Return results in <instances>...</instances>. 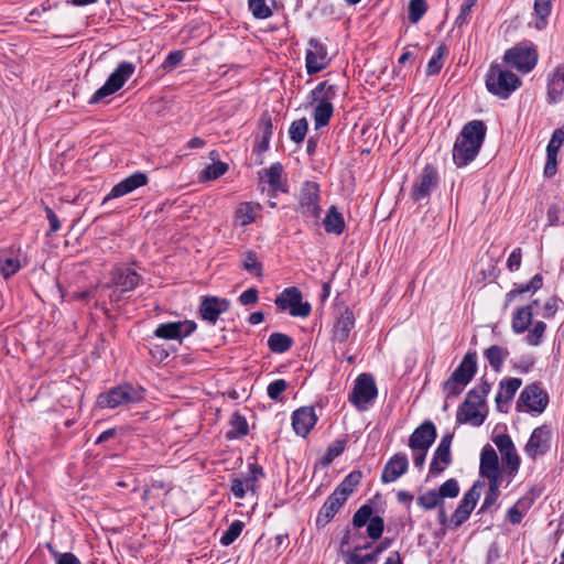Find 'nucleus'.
Returning <instances> with one entry per match:
<instances>
[{
    "mask_svg": "<svg viewBox=\"0 0 564 564\" xmlns=\"http://www.w3.org/2000/svg\"><path fill=\"white\" fill-rule=\"evenodd\" d=\"M486 137V126L480 120L466 123L453 148V160L458 167L466 166L477 156Z\"/></svg>",
    "mask_w": 564,
    "mask_h": 564,
    "instance_id": "obj_1",
    "label": "nucleus"
},
{
    "mask_svg": "<svg viewBox=\"0 0 564 564\" xmlns=\"http://www.w3.org/2000/svg\"><path fill=\"white\" fill-rule=\"evenodd\" d=\"M338 91L336 85L328 82L319 83L310 94L311 104L314 106L313 119L315 129H321L328 124L333 113L335 99Z\"/></svg>",
    "mask_w": 564,
    "mask_h": 564,
    "instance_id": "obj_2",
    "label": "nucleus"
},
{
    "mask_svg": "<svg viewBox=\"0 0 564 564\" xmlns=\"http://www.w3.org/2000/svg\"><path fill=\"white\" fill-rule=\"evenodd\" d=\"M490 391V384L481 382L478 387L470 390L464 403L459 406L456 420L460 424L469 423L479 426L485 421L482 409L485 408V399Z\"/></svg>",
    "mask_w": 564,
    "mask_h": 564,
    "instance_id": "obj_3",
    "label": "nucleus"
},
{
    "mask_svg": "<svg viewBox=\"0 0 564 564\" xmlns=\"http://www.w3.org/2000/svg\"><path fill=\"white\" fill-rule=\"evenodd\" d=\"M520 85L521 80L517 75L498 66L490 67L486 76L487 89L502 99H507Z\"/></svg>",
    "mask_w": 564,
    "mask_h": 564,
    "instance_id": "obj_4",
    "label": "nucleus"
},
{
    "mask_svg": "<svg viewBox=\"0 0 564 564\" xmlns=\"http://www.w3.org/2000/svg\"><path fill=\"white\" fill-rule=\"evenodd\" d=\"M319 200L318 184L315 182H305L299 193V213L307 220L317 224L321 217Z\"/></svg>",
    "mask_w": 564,
    "mask_h": 564,
    "instance_id": "obj_5",
    "label": "nucleus"
},
{
    "mask_svg": "<svg viewBox=\"0 0 564 564\" xmlns=\"http://www.w3.org/2000/svg\"><path fill=\"white\" fill-rule=\"evenodd\" d=\"M134 65L130 62H121L110 74L106 83L95 91L90 98V104H97L104 98L118 91L126 82L133 75Z\"/></svg>",
    "mask_w": 564,
    "mask_h": 564,
    "instance_id": "obj_6",
    "label": "nucleus"
},
{
    "mask_svg": "<svg viewBox=\"0 0 564 564\" xmlns=\"http://www.w3.org/2000/svg\"><path fill=\"white\" fill-rule=\"evenodd\" d=\"M503 59L510 67L527 74L536 65L538 53L532 45L521 43L508 50Z\"/></svg>",
    "mask_w": 564,
    "mask_h": 564,
    "instance_id": "obj_7",
    "label": "nucleus"
},
{
    "mask_svg": "<svg viewBox=\"0 0 564 564\" xmlns=\"http://www.w3.org/2000/svg\"><path fill=\"white\" fill-rule=\"evenodd\" d=\"M378 394L376 382L371 375H359L354 384V389L349 394V401L360 411H365L368 404L372 402Z\"/></svg>",
    "mask_w": 564,
    "mask_h": 564,
    "instance_id": "obj_8",
    "label": "nucleus"
},
{
    "mask_svg": "<svg viewBox=\"0 0 564 564\" xmlns=\"http://www.w3.org/2000/svg\"><path fill=\"white\" fill-rule=\"evenodd\" d=\"M143 399L142 391L130 384L116 387L98 397L97 402L101 408L115 409L122 404L135 403Z\"/></svg>",
    "mask_w": 564,
    "mask_h": 564,
    "instance_id": "obj_9",
    "label": "nucleus"
},
{
    "mask_svg": "<svg viewBox=\"0 0 564 564\" xmlns=\"http://www.w3.org/2000/svg\"><path fill=\"white\" fill-rule=\"evenodd\" d=\"M275 305L282 311L289 310L292 316L297 317H307L312 310L308 302H303L302 293L295 286L286 288L278 295Z\"/></svg>",
    "mask_w": 564,
    "mask_h": 564,
    "instance_id": "obj_10",
    "label": "nucleus"
},
{
    "mask_svg": "<svg viewBox=\"0 0 564 564\" xmlns=\"http://www.w3.org/2000/svg\"><path fill=\"white\" fill-rule=\"evenodd\" d=\"M494 443L501 454L503 471L512 478L520 467V457L511 437L507 434H498L494 437Z\"/></svg>",
    "mask_w": 564,
    "mask_h": 564,
    "instance_id": "obj_11",
    "label": "nucleus"
},
{
    "mask_svg": "<svg viewBox=\"0 0 564 564\" xmlns=\"http://www.w3.org/2000/svg\"><path fill=\"white\" fill-rule=\"evenodd\" d=\"M438 185V174L434 166L427 164L422 170V173L414 182L411 191V196L415 202L429 199L431 193L436 189Z\"/></svg>",
    "mask_w": 564,
    "mask_h": 564,
    "instance_id": "obj_12",
    "label": "nucleus"
},
{
    "mask_svg": "<svg viewBox=\"0 0 564 564\" xmlns=\"http://www.w3.org/2000/svg\"><path fill=\"white\" fill-rule=\"evenodd\" d=\"M141 281V276L131 269L118 268L112 271L111 283L116 290L110 294L111 301H119L121 295L134 290Z\"/></svg>",
    "mask_w": 564,
    "mask_h": 564,
    "instance_id": "obj_13",
    "label": "nucleus"
},
{
    "mask_svg": "<svg viewBox=\"0 0 564 564\" xmlns=\"http://www.w3.org/2000/svg\"><path fill=\"white\" fill-rule=\"evenodd\" d=\"M196 327V323L193 321L169 322L160 324L155 328L154 335L161 339L181 341L194 333Z\"/></svg>",
    "mask_w": 564,
    "mask_h": 564,
    "instance_id": "obj_14",
    "label": "nucleus"
},
{
    "mask_svg": "<svg viewBox=\"0 0 564 564\" xmlns=\"http://www.w3.org/2000/svg\"><path fill=\"white\" fill-rule=\"evenodd\" d=\"M453 435L446 434L442 437L436 447L430 464V474L437 476L442 474L452 463L451 445Z\"/></svg>",
    "mask_w": 564,
    "mask_h": 564,
    "instance_id": "obj_15",
    "label": "nucleus"
},
{
    "mask_svg": "<svg viewBox=\"0 0 564 564\" xmlns=\"http://www.w3.org/2000/svg\"><path fill=\"white\" fill-rule=\"evenodd\" d=\"M550 438L551 433L546 426L534 429L524 447L525 454L532 459L544 455L550 448Z\"/></svg>",
    "mask_w": 564,
    "mask_h": 564,
    "instance_id": "obj_16",
    "label": "nucleus"
},
{
    "mask_svg": "<svg viewBox=\"0 0 564 564\" xmlns=\"http://www.w3.org/2000/svg\"><path fill=\"white\" fill-rule=\"evenodd\" d=\"M480 475L490 481H501V470L496 451L487 445L480 455Z\"/></svg>",
    "mask_w": 564,
    "mask_h": 564,
    "instance_id": "obj_17",
    "label": "nucleus"
},
{
    "mask_svg": "<svg viewBox=\"0 0 564 564\" xmlns=\"http://www.w3.org/2000/svg\"><path fill=\"white\" fill-rule=\"evenodd\" d=\"M230 302L217 296L204 297L199 307V315L204 321L215 324L220 314L229 310Z\"/></svg>",
    "mask_w": 564,
    "mask_h": 564,
    "instance_id": "obj_18",
    "label": "nucleus"
},
{
    "mask_svg": "<svg viewBox=\"0 0 564 564\" xmlns=\"http://www.w3.org/2000/svg\"><path fill=\"white\" fill-rule=\"evenodd\" d=\"M306 52V70L308 74H315L323 70L327 64V51L318 41L312 39L308 42Z\"/></svg>",
    "mask_w": 564,
    "mask_h": 564,
    "instance_id": "obj_19",
    "label": "nucleus"
},
{
    "mask_svg": "<svg viewBox=\"0 0 564 564\" xmlns=\"http://www.w3.org/2000/svg\"><path fill=\"white\" fill-rule=\"evenodd\" d=\"M547 394L536 384L525 387L519 398V403L525 405L530 411L541 413L546 408Z\"/></svg>",
    "mask_w": 564,
    "mask_h": 564,
    "instance_id": "obj_20",
    "label": "nucleus"
},
{
    "mask_svg": "<svg viewBox=\"0 0 564 564\" xmlns=\"http://www.w3.org/2000/svg\"><path fill=\"white\" fill-rule=\"evenodd\" d=\"M436 438V429L430 421L422 423L409 438L411 449H429Z\"/></svg>",
    "mask_w": 564,
    "mask_h": 564,
    "instance_id": "obj_21",
    "label": "nucleus"
},
{
    "mask_svg": "<svg viewBox=\"0 0 564 564\" xmlns=\"http://www.w3.org/2000/svg\"><path fill=\"white\" fill-rule=\"evenodd\" d=\"M147 183V174L142 172H135L115 185L111 192L105 197L104 203L112 198L124 196L135 191L137 188L144 186Z\"/></svg>",
    "mask_w": 564,
    "mask_h": 564,
    "instance_id": "obj_22",
    "label": "nucleus"
},
{
    "mask_svg": "<svg viewBox=\"0 0 564 564\" xmlns=\"http://www.w3.org/2000/svg\"><path fill=\"white\" fill-rule=\"evenodd\" d=\"M409 460L405 454H394L384 465L381 480L384 484L393 482L408 471Z\"/></svg>",
    "mask_w": 564,
    "mask_h": 564,
    "instance_id": "obj_23",
    "label": "nucleus"
},
{
    "mask_svg": "<svg viewBox=\"0 0 564 564\" xmlns=\"http://www.w3.org/2000/svg\"><path fill=\"white\" fill-rule=\"evenodd\" d=\"M478 497L479 494L476 491L475 486L464 495V498L451 518V524L454 528L460 527L469 518L476 506Z\"/></svg>",
    "mask_w": 564,
    "mask_h": 564,
    "instance_id": "obj_24",
    "label": "nucleus"
},
{
    "mask_svg": "<svg viewBox=\"0 0 564 564\" xmlns=\"http://www.w3.org/2000/svg\"><path fill=\"white\" fill-rule=\"evenodd\" d=\"M317 416L313 408L303 406L294 411L292 415V426L295 433L305 437L313 429Z\"/></svg>",
    "mask_w": 564,
    "mask_h": 564,
    "instance_id": "obj_25",
    "label": "nucleus"
},
{
    "mask_svg": "<svg viewBox=\"0 0 564 564\" xmlns=\"http://www.w3.org/2000/svg\"><path fill=\"white\" fill-rule=\"evenodd\" d=\"M564 95V65L556 67L547 80V99L550 104L558 102Z\"/></svg>",
    "mask_w": 564,
    "mask_h": 564,
    "instance_id": "obj_26",
    "label": "nucleus"
},
{
    "mask_svg": "<svg viewBox=\"0 0 564 564\" xmlns=\"http://www.w3.org/2000/svg\"><path fill=\"white\" fill-rule=\"evenodd\" d=\"M261 209V205L252 202L240 203L234 217L235 226L246 227L256 221L257 216Z\"/></svg>",
    "mask_w": 564,
    "mask_h": 564,
    "instance_id": "obj_27",
    "label": "nucleus"
},
{
    "mask_svg": "<svg viewBox=\"0 0 564 564\" xmlns=\"http://www.w3.org/2000/svg\"><path fill=\"white\" fill-rule=\"evenodd\" d=\"M22 268L20 253L14 249H4L0 251V272L8 279L15 274Z\"/></svg>",
    "mask_w": 564,
    "mask_h": 564,
    "instance_id": "obj_28",
    "label": "nucleus"
},
{
    "mask_svg": "<svg viewBox=\"0 0 564 564\" xmlns=\"http://www.w3.org/2000/svg\"><path fill=\"white\" fill-rule=\"evenodd\" d=\"M354 326H355L354 313L349 310H345V312L338 317L337 322L334 325V330H333L334 340H336L338 343L347 341Z\"/></svg>",
    "mask_w": 564,
    "mask_h": 564,
    "instance_id": "obj_29",
    "label": "nucleus"
},
{
    "mask_svg": "<svg viewBox=\"0 0 564 564\" xmlns=\"http://www.w3.org/2000/svg\"><path fill=\"white\" fill-rule=\"evenodd\" d=\"M345 502L346 500H341L336 492H333L322 506L316 519V523L318 525H326L335 517V514L339 511Z\"/></svg>",
    "mask_w": 564,
    "mask_h": 564,
    "instance_id": "obj_30",
    "label": "nucleus"
},
{
    "mask_svg": "<svg viewBox=\"0 0 564 564\" xmlns=\"http://www.w3.org/2000/svg\"><path fill=\"white\" fill-rule=\"evenodd\" d=\"M539 301L534 300L531 304L519 307L512 318V329L517 334L524 333L532 323L533 305H538Z\"/></svg>",
    "mask_w": 564,
    "mask_h": 564,
    "instance_id": "obj_31",
    "label": "nucleus"
},
{
    "mask_svg": "<svg viewBox=\"0 0 564 564\" xmlns=\"http://www.w3.org/2000/svg\"><path fill=\"white\" fill-rule=\"evenodd\" d=\"M476 352H467L452 377L460 380L462 383H468L476 372Z\"/></svg>",
    "mask_w": 564,
    "mask_h": 564,
    "instance_id": "obj_32",
    "label": "nucleus"
},
{
    "mask_svg": "<svg viewBox=\"0 0 564 564\" xmlns=\"http://www.w3.org/2000/svg\"><path fill=\"white\" fill-rule=\"evenodd\" d=\"M283 166L281 163H273L269 169L262 171V178L273 191L286 192V184L283 180Z\"/></svg>",
    "mask_w": 564,
    "mask_h": 564,
    "instance_id": "obj_33",
    "label": "nucleus"
},
{
    "mask_svg": "<svg viewBox=\"0 0 564 564\" xmlns=\"http://www.w3.org/2000/svg\"><path fill=\"white\" fill-rule=\"evenodd\" d=\"M522 381L519 378H510L500 382V390L496 395L497 408L502 411V404L508 403L514 397Z\"/></svg>",
    "mask_w": 564,
    "mask_h": 564,
    "instance_id": "obj_34",
    "label": "nucleus"
},
{
    "mask_svg": "<svg viewBox=\"0 0 564 564\" xmlns=\"http://www.w3.org/2000/svg\"><path fill=\"white\" fill-rule=\"evenodd\" d=\"M323 225L327 234L340 235L345 230V220L343 215L338 212L336 206H332L324 220Z\"/></svg>",
    "mask_w": 564,
    "mask_h": 564,
    "instance_id": "obj_35",
    "label": "nucleus"
},
{
    "mask_svg": "<svg viewBox=\"0 0 564 564\" xmlns=\"http://www.w3.org/2000/svg\"><path fill=\"white\" fill-rule=\"evenodd\" d=\"M361 471L354 470L350 474H348L344 480L337 486V488L334 490L341 500L348 499V497L354 492L355 488L361 480Z\"/></svg>",
    "mask_w": 564,
    "mask_h": 564,
    "instance_id": "obj_36",
    "label": "nucleus"
},
{
    "mask_svg": "<svg viewBox=\"0 0 564 564\" xmlns=\"http://www.w3.org/2000/svg\"><path fill=\"white\" fill-rule=\"evenodd\" d=\"M553 1L554 0H534V14L536 18L534 26L538 30H543L546 26Z\"/></svg>",
    "mask_w": 564,
    "mask_h": 564,
    "instance_id": "obj_37",
    "label": "nucleus"
},
{
    "mask_svg": "<svg viewBox=\"0 0 564 564\" xmlns=\"http://www.w3.org/2000/svg\"><path fill=\"white\" fill-rule=\"evenodd\" d=\"M509 355L508 350L501 346L492 345L485 350V356L492 369L499 371L505 359Z\"/></svg>",
    "mask_w": 564,
    "mask_h": 564,
    "instance_id": "obj_38",
    "label": "nucleus"
},
{
    "mask_svg": "<svg viewBox=\"0 0 564 564\" xmlns=\"http://www.w3.org/2000/svg\"><path fill=\"white\" fill-rule=\"evenodd\" d=\"M292 338L282 333H273L269 336L268 346L271 351L283 354L292 346Z\"/></svg>",
    "mask_w": 564,
    "mask_h": 564,
    "instance_id": "obj_39",
    "label": "nucleus"
},
{
    "mask_svg": "<svg viewBox=\"0 0 564 564\" xmlns=\"http://www.w3.org/2000/svg\"><path fill=\"white\" fill-rule=\"evenodd\" d=\"M243 269L258 278L262 276V263L259 261L257 253L249 250L242 257Z\"/></svg>",
    "mask_w": 564,
    "mask_h": 564,
    "instance_id": "obj_40",
    "label": "nucleus"
},
{
    "mask_svg": "<svg viewBox=\"0 0 564 564\" xmlns=\"http://www.w3.org/2000/svg\"><path fill=\"white\" fill-rule=\"evenodd\" d=\"M308 123L305 118L295 120L291 123L289 134L292 141L295 143H301L305 139L307 133Z\"/></svg>",
    "mask_w": 564,
    "mask_h": 564,
    "instance_id": "obj_41",
    "label": "nucleus"
},
{
    "mask_svg": "<svg viewBox=\"0 0 564 564\" xmlns=\"http://www.w3.org/2000/svg\"><path fill=\"white\" fill-rule=\"evenodd\" d=\"M427 11L426 0H410L409 21L416 24Z\"/></svg>",
    "mask_w": 564,
    "mask_h": 564,
    "instance_id": "obj_42",
    "label": "nucleus"
},
{
    "mask_svg": "<svg viewBox=\"0 0 564 564\" xmlns=\"http://www.w3.org/2000/svg\"><path fill=\"white\" fill-rule=\"evenodd\" d=\"M416 502L425 510H432L442 503V499L437 491L429 490L417 497Z\"/></svg>",
    "mask_w": 564,
    "mask_h": 564,
    "instance_id": "obj_43",
    "label": "nucleus"
},
{
    "mask_svg": "<svg viewBox=\"0 0 564 564\" xmlns=\"http://www.w3.org/2000/svg\"><path fill=\"white\" fill-rule=\"evenodd\" d=\"M245 524L240 520L234 521L228 529L223 533L220 543L225 546L230 545L241 534Z\"/></svg>",
    "mask_w": 564,
    "mask_h": 564,
    "instance_id": "obj_44",
    "label": "nucleus"
},
{
    "mask_svg": "<svg viewBox=\"0 0 564 564\" xmlns=\"http://www.w3.org/2000/svg\"><path fill=\"white\" fill-rule=\"evenodd\" d=\"M231 426L232 429L227 432L228 438H238L248 434V424L239 414H234L231 419Z\"/></svg>",
    "mask_w": 564,
    "mask_h": 564,
    "instance_id": "obj_45",
    "label": "nucleus"
},
{
    "mask_svg": "<svg viewBox=\"0 0 564 564\" xmlns=\"http://www.w3.org/2000/svg\"><path fill=\"white\" fill-rule=\"evenodd\" d=\"M262 477H263V469H262V467H260L258 465H254V464H251L249 466L248 474L245 477H242L241 479L243 480L246 486H248L250 491L252 494H256L257 487H258L257 484H258L259 479L262 478Z\"/></svg>",
    "mask_w": 564,
    "mask_h": 564,
    "instance_id": "obj_46",
    "label": "nucleus"
},
{
    "mask_svg": "<svg viewBox=\"0 0 564 564\" xmlns=\"http://www.w3.org/2000/svg\"><path fill=\"white\" fill-rule=\"evenodd\" d=\"M545 329H546V325L544 322H542V321L535 322L525 337L527 343L531 346L540 345L542 341L543 335L545 333Z\"/></svg>",
    "mask_w": 564,
    "mask_h": 564,
    "instance_id": "obj_47",
    "label": "nucleus"
},
{
    "mask_svg": "<svg viewBox=\"0 0 564 564\" xmlns=\"http://www.w3.org/2000/svg\"><path fill=\"white\" fill-rule=\"evenodd\" d=\"M446 53V47L442 44L437 47L436 53L427 63L426 73L427 75L437 74L443 67V57Z\"/></svg>",
    "mask_w": 564,
    "mask_h": 564,
    "instance_id": "obj_48",
    "label": "nucleus"
},
{
    "mask_svg": "<svg viewBox=\"0 0 564 564\" xmlns=\"http://www.w3.org/2000/svg\"><path fill=\"white\" fill-rule=\"evenodd\" d=\"M249 9L257 19H268L272 15L271 9L267 6L265 0H248Z\"/></svg>",
    "mask_w": 564,
    "mask_h": 564,
    "instance_id": "obj_49",
    "label": "nucleus"
},
{
    "mask_svg": "<svg viewBox=\"0 0 564 564\" xmlns=\"http://www.w3.org/2000/svg\"><path fill=\"white\" fill-rule=\"evenodd\" d=\"M372 508L368 505L361 506L352 517V523L357 528L368 524L372 519Z\"/></svg>",
    "mask_w": 564,
    "mask_h": 564,
    "instance_id": "obj_50",
    "label": "nucleus"
},
{
    "mask_svg": "<svg viewBox=\"0 0 564 564\" xmlns=\"http://www.w3.org/2000/svg\"><path fill=\"white\" fill-rule=\"evenodd\" d=\"M500 485L501 481H490L488 482V491L486 492L481 509L489 508L495 505L497 499L500 496Z\"/></svg>",
    "mask_w": 564,
    "mask_h": 564,
    "instance_id": "obj_51",
    "label": "nucleus"
},
{
    "mask_svg": "<svg viewBox=\"0 0 564 564\" xmlns=\"http://www.w3.org/2000/svg\"><path fill=\"white\" fill-rule=\"evenodd\" d=\"M346 441L345 440H337L334 443H332L325 456L323 457L324 464H330L336 457H338L345 449Z\"/></svg>",
    "mask_w": 564,
    "mask_h": 564,
    "instance_id": "obj_52",
    "label": "nucleus"
},
{
    "mask_svg": "<svg viewBox=\"0 0 564 564\" xmlns=\"http://www.w3.org/2000/svg\"><path fill=\"white\" fill-rule=\"evenodd\" d=\"M467 383H462L460 380H457L456 378L454 377H449L445 382H444V391L446 393V398H451V397H457L458 394H460L465 388Z\"/></svg>",
    "mask_w": 564,
    "mask_h": 564,
    "instance_id": "obj_53",
    "label": "nucleus"
},
{
    "mask_svg": "<svg viewBox=\"0 0 564 564\" xmlns=\"http://www.w3.org/2000/svg\"><path fill=\"white\" fill-rule=\"evenodd\" d=\"M228 170V165L224 162H215L210 165H208L205 170H204V177L208 181L210 180H216L218 177H220L221 175H224Z\"/></svg>",
    "mask_w": 564,
    "mask_h": 564,
    "instance_id": "obj_54",
    "label": "nucleus"
},
{
    "mask_svg": "<svg viewBox=\"0 0 564 564\" xmlns=\"http://www.w3.org/2000/svg\"><path fill=\"white\" fill-rule=\"evenodd\" d=\"M384 529L383 519L379 516L372 517L370 522L367 525V534L372 540H377L381 536Z\"/></svg>",
    "mask_w": 564,
    "mask_h": 564,
    "instance_id": "obj_55",
    "label": "nucleus"
},
{
    "mask_svg": "<svg viewBox=\"0 0 564 564\" xmlns=\"http://www.w3.org/2000/svg\"><path fill=\"white\" fill-rule=\"evenodd\" d=\"M459 494V486L457 480L448 479L444 484L441 485L438 495L441 499L443 498H455Z\"/></svg>",
    "mask_w": 564,
    "mask_h": 564,
    "instance_id": "obj_56",
    "label": "nucleus"
},
{
    "mask_svg": "<svg viewBox=\"0 0 564 564\" xmlns=\"http://www.w3.org/2000/svg\"><path fill=\"white\" fill-rule=\"evenodd\" d=\"M288 383L283 379H276L272 381L267 389L270 399L278 401L281 394L286 390Z\"/></svg>",
    "mask_w": 564,
    "mask_h": 564,
    "instance_id": "obj_57",
    "label": "nucleus"
},
{
    "mask_svg": "<svg viewBox=\"0 0 564 564\" xmlns=\"http://www.w3.org/2000/svg\"><path fill=\"white\" fill-rule=\"evenodd\" d=\"M563 142H564V130L555 129L553 131L551 140L546 147V153L557 154Z\"/></svg>",
    "mask_w": 564,
    "mask_h": 564,
    "instance_id": "obj_58",
    "label": "nucleus"
},
{
    "mask_svg": "<svg viewBox=\"0 0 564 564\" xmlns=\"http://www.w3.org/2000/svg\"><path fill=\"white\" fill-rule=\"evenodd\" d=\"M370 544H366L365 546H356L352 551L346 552L344 555L345 564H365L364 556L360 551L362 549H369Z\"/></svg>",
    "mask_w": 564,
    "mask_h": 564,
    "instance_id": "obj_59",
    "label": "nucleus"
},
{
    "mask_svg": "<svg viewBox=\"0 0 564 564\" xmlns=\"http://www.w3.org/2000/svg\"><path fill=\"white\" fill-rule=\"evenodd\" d=\"M560 304L561 300L557 296L549 297L543 304L542 316L544 318H552L556 314Z\"/></svg>",
    "mask_w": 564,
    "mask_h": 564,
    "instance_id": "obj_60",
    "label": "nucleus"
},
{
    "mask_svg": "<svg viewBox=\"0 0 564 564\" xmlns=\"http://www.w3.org/2000/svg\"><path fill=\"white\" fill-rule=\"evenodd\" d=\"M184 58L183 51H173L170 52L166 56L165 61L162 64V67L166 70L174 69Z\"/></svg>",
    "mask_w": 564,
    "mask_h": 564,
    "instance_id": "obj_61",
    "label": "nucleus"
},
{
    "mask_svg": "<svg viewBox=\"0 0 564 564\" xmlns=\"http://www.w3.org/2000/svg\"><path fill=\"white\" fill-rule=\"evenodd\" d=\"M475 4H476L475 1L470 2V0H464L463 4L460 7V12H459L458 17L456 18L457 25H462L469 20L470 14H471V9Z\"/></svg>",
    "mask_w": 564,
    "mask_h": 564,
    "instance_id": "obj_62",
    "label": "nucleus"
},
{
    "mask_svg": "<svg viewBox=\"0 0 564 564\" xmlns=\"http://www.w3.org/2000/svg\"><path fill=\"white\" fill-rule=\"evenodd\" d=\"M522 251L521 248H516L507 260V268L511 271H518L521 267Z\"/></svg>",
    "mask_w": 564,
    "mask_h": 564,
    "instance_id": "obj_63",
    "label": "nucleus"
},
{
    "mask_svg": "<svg viewBox=\"0 0 564 564\" xmlns=\"http://www.w3.org/2000/svg\"><path fill=\"white\" fill-rule=\"evenodd\" d=\"M54 556L56 560V564H82L78 557L70 552H54Z\"/></svg>",
    "mask_w": 564,
    "mask_h": 564,
    "instance_id": "obj_64",
    "label": "nucleus"
}]
</instances>
